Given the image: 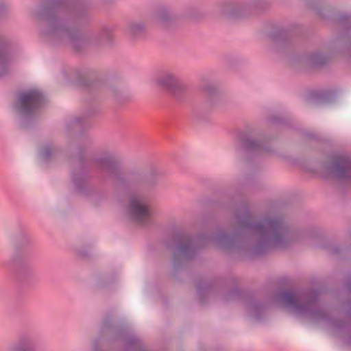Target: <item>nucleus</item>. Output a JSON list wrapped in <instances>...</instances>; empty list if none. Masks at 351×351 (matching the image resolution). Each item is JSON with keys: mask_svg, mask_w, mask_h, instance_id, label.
I'll list each match as a JSON object with an SVG mask.
<instances>
[{"mask_svg": "<svg viewBox=\"0 0 351 351\" xmlns=\"http://www.w3.org/2000/svg\"><path fill=\"white\" fill-rule=\"evenodd\" d=\"M144 29V25L139 22L132 23L130 25L129 31L133 35H136Z\"/></svg>", "mask_w": 351, "mask_h": 351, "instance_id": "6", "label": "nucleus"}, {"mask_svg": "<svg viewBox=\"0 0 351 351\" xmlns=\"http://www.w3.org/2000/svg\"><path fill=\"white\" fill-rule=\"evenodd\" d=\"M264 229L267 233L274 234V240H276L283 232V227L278 220H267L264 222Z\"/></svg>", "mask_w": 351, "mask_h": 351, "instance_id": "3", "label": "nucleus"}, {"mask_svg": "<svg viewBox=\"0 0 351 351\" xmlns=\"http://www.w3.org/2000/svg\"><path fill=\"white\" fill-rule=\"evenodd\" d=\"M287 300L292 303V302H295V298L293 297V296H288L287 297Z\"/></svg>", "mask_w": 351, "mask_h": 351, "instance_id": "8", "label": "nucleus"}, {"mask_svg": "<svg viewBox=\"0 0 351 351\" xmlns=\"http://www.w3.org/2000/svg\"><path fill=\"white\" fill-rule=\"evenodd\" d=\"M43 100L42 95L37 90L22 93L16 104L20 113H29L40 106Z\"/></svg>", "mask_w": 351, "mask_h": 351, "instance_id": "1", "label": "nucleus"}, {"mask_svg": "<svg viewBox=\"0 0 351 351\" xmlns=\"http://www.w3.org/2000/svg\"><path fill=\"white\" fill-rule=\"evenodd\" d=\"M176 80L175 77L170 73L163 75L158 80V84L160 86L165 87L167 88H171L172 86L176 84Z\"/></svg>", "mask_w": 351, "mask_h": 351, "instance_id": "5", "label": "nucleus"}, {"mask_svg": "<svg viewBox=\"0 0 351 351\" xmlns=\"http://www.w3.org/2000/svg\"><path fill=\"white\" fill-rule=\"evenodd\" d=\"M351 168L350 164L346 160H341L333 166L335 175L339 178L349 176L348 171Z\"/></svg>", "mask_w": 351, "mask_h": 351, "instance_id": "4", "label": "nucleus"}, {"mask_svg": "<svg viewBox=\"0 0 351 351\" xmlns=\"http://www.w3.org/2000/svg\"><path fill=\"white\" fill-rule=\"evenodd\" d=\"M129 210L134 220L139 223L147 221L152 216L150 207L141 197L134 198L131 201Z\"/></svg>", "mask_w": 351, "mask_h": 351, "instance_id": "2", "label": "nucleus"}, {"mask_svg": "<svg viewBox=\"0 0 351 351\" xmlns=\"http://www.w3.org/2000/svg\"><path fill=\"white\" fill-rule=\"evenodd\" d=\"M9 351H29L28 347L24 344H19L12 348Z\"/></svg>", "mask_w": 351, "mask_h": 351, "instance_id": "7", "label": "nucleus"}, {"mask_svg": "<svg viewBox=\"0 0 351 351\" xmlns=\"http://www.w3.org/2000/svg\"><path fill=\"white\" fill-rule=\"evenodd\" d=\"M158 19L160 21H165V17L164 16L163 14H160L159 16H158Z\"/></svg>", "mask_w": 351, "mask_h": 351, "instance_id": "9", "label": "nucleus"}]
</instances>
